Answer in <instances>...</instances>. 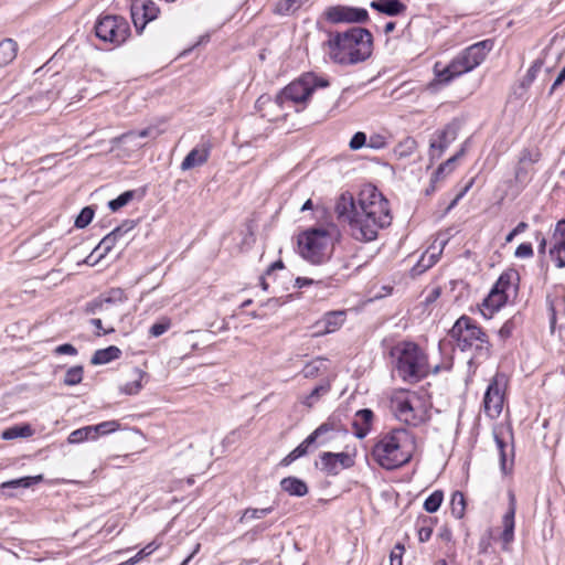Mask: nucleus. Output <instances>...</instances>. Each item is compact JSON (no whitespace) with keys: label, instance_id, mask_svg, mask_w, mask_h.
Masks as SVG:
<instances>
[{"label":"nucleus","instance_id":"cd10ccee","mask_svg":"<svg viewBox=\"0 0 565 565\" xmlns=\"http://www.w3.org/2000/svg\"><path fill=\"white\" fill-rule=\"evenodd\" d=\"M43 481V476L42 475H38V476H28V477H22V478H19V479H13V480H9V481H4L0 484V488L2 490L4 489H18V488H30L34 484H38L40 482Z\"/></svg>","mask_w":565,"mask_h":565},{"label":"nucleus","instance_id":"a18cd8bd","mask_svg":"<svg viewBox=\"0 0 565 565\" xmlns=\"http://www.w3.org/2000/svg\"><path fill=\"white\" fill-rule=\"evenodd\" d=\"M324 366L323 360L317 359L311 362H308L301 370V373L305 377H315L317 376L321 367Z\"/></svg>","mask_w":565,"mask_h":565},{"label":"nucleus","instance_id":"6ab92c4d","mask_svg":"<svg viewBox=\"0 0 565 565\" xmlns=\"http://www.w3.org/2000/svg\"><path fill=\"white\" fill-rule=\"evenodd\" d=\"M509 299V295L498 291L497 289L491 288L488 296L483 299L481 303V315L486 319H491L493 313L500 310Z\"/></svg>","mask_w":565,"mask_h":565},{"label":"nucleus","instance_id":"39448f33","mask_svg":"<svg viewBox=\"0 0 565 565\" xmlns=\"http://www.w3.org/2000/svg\"><path fill=\"white\" fill-rule=\"evenodd\" d=\"M335 228L310 227L298 235L297 246L301 257L313 265L327 262L331 255V246Z\"/></svg>","mask_w":565,"mask_h":565},{"label":"nucleus","instance_id":"4468645a","mask_svg":"<svg viewBox=\"0 0 565 565\" xmlns=\"http://www.w3.org/2000/svg\"><path fill=\"white\" fill-rule=\"evenodd\" d=\"M158 136L159 130L156 127H147L139 131L130 130L125 134H121L120 136L113 138L110 140V143L113 146V149L124 146L130 150H138L146 146V142H142L141 139H156Z\"/></svg>","mask_w":565,"mask_h":565},{"label":"nucleus","instance_id":"774afa93","mask_svg":"<svg viewBox=\"0 0 565 565\" xmlns=\"http://www.w3.org/2000/svg\"><path fill=\"white\" fill-rule=\"evenodd\" d=\"M554 236H558L557 242H565V218L556 223Z\"/></svg>","mask_w":565,"mask_h":565},{"label":"nucleus","instance_id":"ea45409f","mask_svg":"<svg viewBox=\"0 0 565 565\" xmlns=\"http://www.w3.org/2000/svg\"><path fill=\"white\" fill-rule=\"evenodd\" d=\"M94 214L95 212L92 206H85L84 209H82V211L75 218V227L85 228L92 222Z\"/></svg>","mask_w":565,"mask_h":565},{"label":"nucleus","instance_id":"7ed1b4c3","mask_svg":"<svg viewBox=\"0 0 565 565\" xmlns=\"http://www.w3.org/2000/svg\"><path fill=\"white\" fill-rule=\"evenodd\" d=\"M393 369L398 376L407 383H418L430 373L436 375L441 371H449L452 366L450 362L440 363L433 369L428 363L427 354L422 348L412 341H401L390 350Z\"/></svg>","mask_w":565,"mask_h":565},{"label":"nucleus","instance_id":"8fccbe9b","mask_svg":"<svg viewBox=\"0 0 565 565\" xmlns=\"http://www.w3.org/2000/svg\"><path fill=\"white\" fill-rule=\"evenodd\" d=\"M105 299L103 297H97V298H94L93 300L86 302L85 307H84V312L87 313V315H96L98 313L99 311H102L105 307L106 301H104Z\"/></svg>","mask_w":565,"mask_h":565},{"label":"nucleus","instance_id":"5fc2aeb1","mask_svg":"<svg viewBox=\"0 0 565 565\" xmlns=\"http://www.w3.org/2000/svg\"><path fill=\"white\" fill-rule=\"evenodd\" d=\"M366 143V135L362 131H358L353 135V137L350 140V148L352 150H359L362 147H364Z\"/></svg>","mask_w":565,"mask_h":565},{"label":"nucleus","instance_id":"a878e982","mask_svg":"<svg viewBox=\"0 0 565 565\" xmlns=\"http://www.w3.org/2000/svg\"><path fill=\"white\" fill-rule=\"evenodd\" d=\"M18 53V43L12 39H4L0 42V67L7 66Z\"/></svg>","mask_w":565,"mask_h":565},{"label":"nucleus","instance_id":"de8ad7c7","mask_svg":"<svg viewBox=\"0 0 565 565\" xmlns=\"http://www.w3.org/2000/svg\"><path fill=\"white\" fill-rule=\"evenodd\" d=\"M270 511H271V508H265V509L248 508L243 512V514L241 516V522H248L254 519H262V518L266 516L268 513H270Z\"/></svg>","mask_w":565,"mask_h":565},{"label":"nucleus","instance_id":"e2e57ef3","mask_svg":"<svg viewBox=\"0 0 565 565\" xmlns=\"http://www.w3.org/2000/svg\"><path fill=\"white\" fill-rule=\"evenodd\" d=\"M55 354L76 355L77 349L71 343H64L55 348Z\"/></svg>","mask_w":565,"mask_h":565},{"label":"nucleus","instance_id":"c9c22d12","mask_svg":"<svg viewBox=\"0 0 565 565\" xmlns=\"http://www.w3.org/2000/svg\"><path fill=\"white\" fill-rule=\"evenodd\" d=\"M444 500V494L441 491L436 490L426 498L424 502V509L428 513H435L440 508Z\"/></svg>","mask_w":565,"mask_h":565},{"label":"nucleus","instance_id":"6e6552de","mask_svg":"<svg viewBox=\"0 0 565 565\" xmlns=\"http://www.w3.org/2000/svg\"><path fill=\"white\" fill-rule=\"evenodd\" d=\"M96 36L103 42L119 46L130 36V25L121 15H103L94 26Z\"/></svg>","mask_w":565,"mask_h":565},{"label":"nucleus","instance_id":"13d9d810","mask_svg":"<svg viewBox=\"0 0 565 565\" xmlns=\"http://www.w3.org/2000/svg\"><path fill=\"white\" fill-rule=\"evenodd\" d=\"M86 440H87V433L83 430V427L73 430L67 437V441L70 444H81Z\"/></svg>","mask_w":565,"mask_h":565},{"label":"nucleus","instance_id":"69168bd1","mask_svg":"<svg viewBox=\"0 0 565 565\" xmlns=\"http://www.w3.org/2000/svg\"><path fill=\"white\" fill-rule=\"evenodd\" d=\"M309 0H285V11L295 12Z\"/></svg>","mask_w":565,"mask_h":565},{"label":"nucleus","instance_id":"052dcab7","mask_svg":"<svg viewBox=\"0 0 565 565\" xmlns=\"http://www.w3.org/2000/svg\"><path fill=\"white\" fill-rule=\"evenodd\" d=\"M539 160H540V153L537 151L533 152L529 149H524L521 152L520 163H524V162L535 163Z\"/></svg>","mask_w":565,"mask_h":565},{"label":"nucleus","instance_id":"0e129e2a","mask_svg":"<svg viewBox=\"0 0 565 565\" xmlns=\"http://www.w3.org/2000/svg\"><path fill=\"white\" fill-rule=\"evenodd\" d=\"M529 227L527 223L525 222H520L505 237V242L507 243H511L513 241V238L523 233L524 231H526V228Z\"/></svg>","mask_w":565,"mask_h":565},{"label":"nucleus","instance_id":"4c0bfd02","mask_svg":"<svg viewBox=\"0 0 565 565\" xmlns=\"http://www.w3.org/2000/svg\"><path fill=\"white\" fill-rule=\"evenodd\" d=\"M550 255L555 262L556 267H565V242H556L550 249Z\"/></svg>","mask_w":565,"mask_h":565},{"label":"nucleus","instance_id":"f8f14e48","mask_svg":"<svg viewBox=\"0 0 565 565\" xmlns=\"http://www.w3.org/2000/svg\"><path fill=\"white\" fill-rule=\"evenodd\" d=\"M326 19L334 24L338 23H365L369 21V12L364 8L333 6L324 12Z\"/></svg>","mask_w":565,"mask_h":565},{"label":"nucleus","instance_id":"2f4dec72","mask_svg":"<svg viewBox=\"0 0 565 565\" xmlns=\"http://www.w3.org/2000/svg\"><path fill=\"white\" fill-rule=\"evenodd\" d=\"M450 507L451 513L456 519H461L465 515L466 499L462 492L456 491L452 493Z\"/></svg>","mask_w":565,"mask_h":565},{"label":"nucleus","instance_id":"412c9836","mask_svg":"<svg viewBox=\"0 0 565 565\" xmlns=\"http://www.w3.org/2000/svg\"><path fill=\"white\" fill-rule=\"evenodd\" d=\"M370 7L388 17L401 15L407 9L406 4L401 0H373L371 1Z\"/></svg>","mask_w":565,"mask_h":565},{"label":"nucleus","instance_id":"09e8293b","mask_svg":"<svg viewBox=\"0 0 565 565\" xmlns=\"http://www.w3.org/2000/svg\"><path fill=\"white\" fill-rule=\"evenodd\" d=\"M171 327V321L169 318H162L156 323H153L149 329V334L151 337L158 338L166 333Z\"/></svg>","mask_w":565,"mask_h":565},{"label":"nucleus","instance_id":"9b49d317","mask_svg":"<svg viewBox=\"0 0 565 565\" xmlns=\"http://www.w3.org/2000/svg\"><path fill=\"white\" fill-rule=\"evenodd\" d=\"M459 131V122L452 120L447 124L443 129L437 130L429 142V159L430 161L438 160L445 150L457 139Z\"/></svg>","mask_w":565,"mask_h":565},{"label":"nucleus","instance_id":"bb28decb","mask_svg":"<svg viewBox=\"0 0 565 565\" xmlns=\"http://www.w3.org/2000/svg\"><path fill=\"white\" fill-rule=\"evenodd\" d=\"M344 320H345V312L342 310L327 312L321 320V322L324 326L322 332L323 333L334 332L343 324Z\"/></svg>","mask_w":565,"mask_h":565},{"label":"nucleus","instance_id":"f3484780","mask_svg":"<svg viewBox=\"0 0 565 565\" xmlns=\"http://www.w3.org/2000/svg\"><path fill=\"white\" fill-rule=\"evenodd\" d=\"M508 510L502 516L503 531L500 535L503 550H508L509 545L514 541L516 498L513 491L508 492Z\"/></svg>","mask_w":565,"mask_h":565},{"label":"nucleus","instance_id":"0eeeda50","mask_svg":"<svg viewBox=\"0 0 565 565\" xmlns=\"http://www.w3.org/2000/svg\"><path fill=\"white\" fill-rule=\"evenodd\" d=\"M329 86V81L324 77H318L313 73H306L298 79L292 81L285 86V119L289 115V109L299 113L306 108L312 93L316 88Z\"/></svg>","mask_w":565,"mask_h":565},{"label":"nucleus","instance_id":"1a4fd4ad","mask_svg":"<svg viewBox=\"0 0 565 565\" xmlns=\"http://www.w3.org/2000/svg\"><path fill=\"white\" fill-rule=\"evenodd\" d=\"M449 335L463 352L471 349L476 342L481 341L488 334L472 318L462 315L449 330Z\"/></svg>","mask_w":565,"mask_h":565},{"label":"nucleus","instance_id":"864d4df0","mask_svg":"<svg viewBox=\"0 0 565 565\" xmlns=\"http://www.w3.org/2000/svg\"><path fill=\"white\" fill-rule=\"evenodd\" d=\"M137 225V222L135 220H126L124 221L119 226L115 227L111 233L113 235L117 236L118 238L121 237L124 234L130 232L134 230Z\"/></svg>","mask_w":565,"mask_h":565},{"label":"nucleus","instance_id":"5701e85b","mask_svg":"<svg viewBox=\"0 0 565 565\" xmlns=\"http://www.w3.org/2000/svg\"><path fill=\"white\" fill-rule=\"evenodd\" d=\"M466 149L461 147L452 157L443 162L437 170L433 173V182H439L446 178L447 174L454 171L456 162L465 154Z\"/></svg>","mask_w":565,"mask_h":565},{"label":"nucleus","instance_id":"2eb2a0df","mask_svg":"<svg viewBox=\"0 0 565 565\" xmlns=\"http://www.w3.org/2000/svg\"><path fill=\"white\" fill-rule=\"evenodd\" d=\"M503 388L499 383V376H494L484 393L483 396V409L484 414L494 419L500 416L503 407Z\"/></svg>","mask_w":565,"mask_h":565},{"label":"nucleus","instance_id":"7c9ffc66","mask_svg":"<svg viewBox=\"0 0 565 565\" xmlns=\"http://www.w3.org/2000/svg\"><path fill=\"white\" fill-rule=\"evenodd\" d=\"M523 322L522 315L520 312L512 316L510 319H508L503 326L499 329L498 335L502 341H505L509 339L513 331L518 329Z\"/></svg>","mask_w":565,"mask_h":565},{"label":"nucleus","instance_id":"3c124183","mask_svg":"<svg viewBox=\"0 0 565 565\" xmlns=\"http://www.w3.org/2000/svg\"><path fill=\"white\" fill-rule=\"evenodd\" d=\"M117 239L118 237L113 235V233L110 232L100 241V243L97 246L98 249H103L100 257H104L114 248Z\"/></svg>","mask_w":565,"mask_h":565},{"label":"nucleus","instance_id":"b1692460","mask_svg":"<svg viewBox=\"0 0 565 565\" xmlns=\"http://www.w3.org/2000/svg\"><path fill=\"white\" fill-rule=\"evenodd\" d=\"M121 355V350L116 345H109L105 349H99L95 351L92 356L90 363L94 365H103L107 364L114 360L119 359Z\"/></svg>","mask_w":565,"mask_h":565},{"label":"nucleus","instance_id":"338daca9","mask_svg":"<svg viewBox=\"0 0 565 565\" xmlns=\"http://www.w3.org/2000/svg\"><path fill=\"white\" fill-rule=\"evenodd\" d=\"M433 534V529L429 525H422L418 527V540L419 542H427L430 540Z\"/></svg>","mask_w":565,"mask_h":565},{"label":"nucleus","instance_id":"a19ab883","mask_svg":"<svg viewBox=\"0 0 565 565\" xmlns=\"http://www.w3.org/2000/svg\"><path fill=\"white\" fill-rule=\"evenodd\" d=\"M119 426L120 425L117 420H107L99 423L97 425H93V428L98 438L99 436H105L116 431L119 428Z\"/></svg>","mask_w":565,"mask_h":565},{"label":"nucleus","instance_id":"c03bdc74","mask_svg":"<svg viewBox=\"0 0 565 565\" xmlns=\"http://www.w3.org/2000/svg\"><path fill=\"white\" fill-rule=\"evenodd\" d=\"M331 386L329 381H323L319 385H317L307 397V403L311 406L315 402H317L321 396L326 395L330 391Z\"/></svg>","mask_w":565,"mask_h":565},{"label":"nucleus","instance_id":"9d476101","mask_svg":"<svg viewBox=\"0 0 565 565\" xmlns=\"http://www.w3.org/2000/svg\"><path fill=\"white\" fill-rule=\"evenodd\" d=\"M396 418L406 425L417 427L428 418V412L420 403L414 405L407 397H396L392 401Z\"/></svg>","mask_w":565,"mask_h":565},{"label":"nucleus","instance_id":"ddd939ff","mask_svg":"<svg viewBox=\"0 0 565 565\" xmlns=\"http://www.w3.org/2000/svg\"><path fill=\"white\" fill-rule=\"evenodd\" d=\"M130 13L136 31L141 33L149 22L158 18L160 9L152 0H135Z\"/></svg>","mask_w":565,"mask_h":565},{"label":"nucleus","instance_id":"4be33fe9","mask_svg":"<svg viewBox=\"0 0 565 565\" xmlns=\"http://www.w3.org/2000/svg\"><path fill=\"white\" fill-rule=\"evenodd\" d=\"M520 275L516 269L510 268L504 270L493 285V289L508 294V290L513 287L514 291L519 289Z\"/></svg>","mask_w":565,"mask_h":565},{"label":"nucleus","instance_id":"f704fd0d","mask_svg":"<svg viewBox=\"0 0 565 565\" xmlns=\"http://www.w3.org/2000/svg\"><path fill=\"white\" fill-rule=\"evenodd\" d=\"M135 194H136V192L134 190L125 191L120 195H118L116 199L110 200L108 202V207L113 212H117L118 210H120L121 207L127 205L135 198Z\"/></svg>","mask_w":565,"mask_h":565},{"label":"nucleus","instance_id":"680f3d73","mask_svg":"<svg viewBox=\"0 0 565 565\" xmlns=\"http://www.w3.org/2000/svg\"><path fill=\"white\" fill-rule=\"evenodd\" d=\"M404 552V546L397 544L391 553V565H403L402 554Z\"/></svg>","mask_w":565,"mask_h":565},{"label":"nucleus","instance_id":"58836bf2","mask_svg":"<svg viewBox=\"0 0 565 565\" xmlns=\"http://www.w3.org/2000/svg\"><path fill=\"white\" fill-rule=\"evenodd\" d=\"M326 457L329 458V460L334 458L340 470L348 469L354 465V460L347 452L326 451Z\"/></svg>","mask_w":565,"mask_h":565},{"label":"nucleus","instance_id":"f257e3e1","mask_svg":"<svg viewBox=\"0 0 565 565\" xmlns=\"http://www.w3.org/2000/svg\"><path fill=\"white\" fill-rule=\"evenodd\" d=\"M334 212L340 222L348 223L351 236L360 242L374 241L379 230L392 222L390 203L375 188L361 191L358 201L351 193H342Z\"/></svg>","mask_w":565,"mask_h":565},{"label":"nucleus","instance_id":"72a5a7b5","mask_svg":"<svg viewBox=\"0 0 565 565\" xmlns=\"http://www.w3.org/2000/svg\"><path fill=\"white\" fill-rule=\"evenodd\" d=\"M83 373H84L83 366H81V365L72 366L66 371L63 383L66 386L77 385L83 380Z\"/></svg>","mask_w":565,"mask_h":565},{"label":"nucleus","instance_id":"6e6d98bb","mask_svg":"<svg viewBox=\"0 0 565 565\" xmlns=\"http://www.w3.org/2000/svg\"><path fill=\"white\" fill-rule=\"evenodd\" d=\"M518 258H529L533 256V247L531 243L520 244L514 253Z\"/></svg>","mask_w":565,"mask_h":565},{"label":"nucleus","instance_id":"c756f323","mask_svg":"<svg viewBox=\"0 0 565 565\" xmlns=\"http://www.w3.org/2000/svg\"><path fill=\"white\" fill-rule=\"evenodd\" d=\"M285 492H288L290 495L303 497L308 493V486L301 479L287 477L285 478Z\"/></svg>","mask_w":565,"mask_h":565},{"label":"nucleus","instance_id":"393cba45","mask_svg":"<svg viewBox=\"0 0 565 565\" xmlns=\"http://www.w3.org/2000/svg\"><path fill=\"white\" fill-rule=\"evenodd\" d=\"M148 377V374L138 369V367H135L132 370V381L130 382H127L126 384H124L121 387H120V392L126 394V395H136L138 394L141 388L143 387L142 385V381L143 379Z\"/></svg>","mask_w":565,"mask_h":565},{"label":"nucleus","instance_id":"423d86ee","mask_svg":"<svg viewBox=\"0 0 565 565\" xmlns=\"http://www.w3.org/2000/svg\"><path fill=\"white\" fill-rule=\"evenodd\" d=\"M493 42L483 40L461 51L443 71H436L440 83H449L455 77L471 72L479 66L492 50ZM438 64L435 65L437 70Z\"/></svg>","mask_w":565,"mask_h":565},{"label":"nucleus","instance_id":"c85d7f7f","mask_svg":"<svg viewBox=\"0 0 565 565\" xmlns=\"http://www.w3.org/2000/svg\"><path fill=\"white\" fill-rule=\"evenodd\" d=\"M33 429L29 424L14 425L4 429L1 434L2 439L12 440L15 438H26L32 436Z\"/></svg>","mask_w":565,"mask_h":565},{"label":"nucleus","instance_id":"603ef678","mask_svg":"<svg viewBox=\"0 0 565 565\" xmlns=\"http://www.w3.org/2000/svg\"><path fill=\"white\" fill-rule=\"evenodd\" d=\"M246 436H247L246 429L241 427V428L232 430L228 435H226L223 443L225 446H231V445L235 444L237 440L245 438Z\"/></svg>","mask_w":565,"mask_h":565},{"label":"nucleus","instance_id":"bf43d9fd","mask_svg":"<svg viewBox=\"0 0 565 565\" xmlns=\"http://www.w3.org/2000/svg\"><path fill=\"white\" fill-rule=\"evenodd\" d=\"M106 301V303H116V302H122L126 297L121 289H111L109 291V295L107 297H103Z\"/></svg>","mask_w":565,"mask_h":565},{"label":"nucleus","instance_id":"4d7b16f0","mask_svg":"<svg viewBox=\"0 0 565 565\" xmlns=\"http://www.w3.org/2000/svg\"><path fill=\"white\" fill-rule=\"evenodd\" d=\"M491 540H492V536H491L490 531H488L480 537L479 543H478V550H479L480 554L489 553V550L491 547Z\"/></svg>","mask_w":565,"mask_h":565},{"label":"nucleus","instance_id":"37998d69","mask_svg":"<svg viewBox=\"0 0 565 565\" xmlns=\"http://www.w3.org/2000/svg\"><path fill=\"white\" fill-rule=\"evenodd\" d=\"M494 441L497 445V448L499 450L500 456V467L501 470L505 473L507 472V443L505 440L497 433L493 431Z\"/></svg>","mask_w":565,"mask_h":565},{"label":"nucleus","instance_id":"dca6fc26","mask_svg":"<svg viewBox=\"0 0 565 565\" xmlns=\"http://www.w3.org/2000/svg\"><path fill=\"white\" fill-rule=\"evenodd\" d=\"M337 430V426L334 423L326 422L321 424L318 428H316L299 446H297L292 451H290L285 457V466L291 463L298 458L305 456L309 447L313 445L317 440L322 438L327 433Z\"/></svg>","mask_w":565,"mask_h":565},{"label":"nucleus","instance_id":"20e7f679","mask_svg":"<svg viewBox=\"0 0 565 565\" xmlns=\"http://www.w3.org/2000/svg\"><path fill=\"white\" fill-rule=\"evenodd\" d=\"M414 441L404 429H393L384 434L373 446L374 461L386 470H394L408 463L413 457Z\"/></svg>","mask_w":565,"mask_h":565},{"label":"nucleus","instance_id":"49530a36","mask_svg":"<svg viewBox=\"0 0 565 565\" xmlns=\"http://www.w3.org/2000/svg\"><path fill=\"white\" fill-rule=\"evenodd\" d=\"M542 66H543V61L541 58H537L533 62V64L527 70L526 75L524 76V78L522 81L523 87H527L534 82V79L536 78V75Z\"/></svg>","mask_w":565,"mask_h":565},{"label":"nucleus","instance_id":"473e14b6","mask_svg":"<svg viewBox=\"0 0 565 565\" xmlns=\"http://www.w3.org/2000/svg\"><path fill=\"white\" fill-rule=\"evenodd\" d=\"M491 353L492 344L487 335L484 339L476 343L473 359L486 361L491 356Z\"/></svg>","mask_w":565,"mask_h":565},{"label":"nucleus","instance_id":"aec40b11","mask_svg":"<svg viewBox=\"0 0 565 565\" xmlns=\"http://www.w3.org/2000/svg\"><path fill=\"white\" fill-rule=\"evenodd\" d=\"M374 413L370 408H362L355 413L352 426L354 435L363 439L371 430Z\"/></svg>","mask_w":565,"mask_h":565},{"label":"nucleus","instance_id":"79ce46f5","mask_svg":"<svg viewBox=\"0 0 565 565\" xmlns=\"http://www.w3.org/2000/svg\"><path fill=\"white\" fill-rule=\"evenodd\" d=\"M321 460V471H323L328 476H337L340 473V468L337 463V461L333 459H330L326 457V452H322L320 455Z\"/></svg>","mask_w":565,"mask_h":565},{"label":"nucleus","instance_id":"e433bc0d","mask_svg":"<svg viewBox=\"0 0 565 565\" xmlns=\"http://www.w3.org/2000/svg\"><path fill=\"white\" fill-rule=\"evenodd\" d=\"M158 547H159V544H157L156 542H151L147 546H145L142 550H140L135 556L120 563L119 565H136L141 559H143L145 557L152 554Z\"/></svg>","mask_w":565,"mask_h":565},{"label":"nucleus","instance_id":"a211bd4d","mask_svg":"<svg viewBox=\"0 0 565 565\" xmlns=\"http://www.w3.org/2000/svg\"><path fill=\"white\" fill-rule=\"evenodd\" d=\"M212 150V142L203 137L201 141L185 156L181 162V170L186 171L195 167H201L207 162Z\"/></svg>","mask_w":565,"mask_h":565},{"label":"nucleus","instance_id":"f03ea898","mask_svg":"<svg viewBox=\"0 0 565 565\" xmlns=\"http://www.w3.org/2000/svg\"><path fill=\"white\" fill-rule=\"evenodd\" d=\"M322 46L334 64L355 65L372 55L373 35L367 29L353 26L344 32H329V39Z\"/></svg>","mask_w":565,"mask_h":565}]
</instances>
